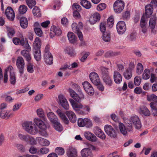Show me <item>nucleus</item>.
<instances>
[{
  "instance_id": "obj_21",
  "label": "nucleus",
  "mask_w": 157,
  "mask_h": 157,
  "mask_svg": "<svg viewBox=\"0 0 157 157\" xmlns=\"http://www.w3.org/2000/svg\"><path fill=\"white\" fill-rule=\"evenodd\" d=\"M84 134L85 138L90 141L95 142L97 140L96 136L90 132H84Z\"/></svg>"
},
{
  "instance_id": "obj_11",
  "label": "nucleus",
  "mask_w": 157,
  "mask_h": 157,
  "mask_svg": "<svg viewBox=\"0 0 157 157\" xmlns=\"http://www.w3.org/2000/svg\"><path fill=\"white\" fill-rule=\"evenodd\" d=\"M33 121L35 124L41 130H45L46 128V124L43 120L36 117L34 119Z\"/></svg>"
},
{
  "instance_id": "obj_61",
  "label": "nucleus",
  "mask_w": 157,
  "mask_h": 157,
  "mask_svg": "<svg viewBox=\"0 0 157 157\" xmlns=\"http://www.w3.org/2000/svg\"><path fill=\"white\" fill-rule=\"evenodd\" d=\"M106 5L105 3H101L99 4L97 7V9L98 11H101L105 8Z\"/></svg>"
},
{
  "instance_id": "obj_14",
  "label": "nucleus",
  "mask_w": 157,
  "mask_h": 157,
  "mask_svg": "<svg viewBox=\"0 0 157 157\" xmlns=\"http://www.w3.org/2000/svg\"><path fill=\"white\" fill-rule=\"evenodd\" d=\"M62 33L61 30L59 28L56 27L54 26H52L50 29V36L52 38L55 35L59 36Z\"/></svg>"
},
{
  "instance_id": "obj_52",
  "label": "nucleus",
  "mask_w": 157,
  "mask_h": 157,
  "mask_svg": "<svg viewBox=\"0 0 157 157\" xmlns=\"http://www.w3.org/2000/svg\"><path fill=\"white\" fill-rule=\"evenodd\" d=\"M150 73L149 70L148 69H146L144 71L143 74L142 78L144 79H147L150 77Z\"/></svg>"
},
{
  "instance_id": "obj_27",
  "label": "nucleus",
  "mask_w": 157,
  "mask_h": 157,
  "mask_svg": "<svg viewBox=\"0 0 157 157\" xmlns=\"http://www.w3.org/2000/svg\"><path fill=\"white\" fill-rule=\"evenodd\" d=\"M139 112L140 114H143L145 116H149L151 114L149 110L144 106L140 107Z\"/></svg>"
},
{
  "instance_id": "obj_47",
  "label": "nucleus",
  "mask_w": 157,
  "mask_h": 157,
  "mask_svg": "<svg viewBox=\"0 0 157 157\" xmlns=\"http://www.w3.org/2000/svg\"><path fill=\"white\" fill-rule=\"evenodd\" d=\"M45 62L49 65H51L53 63V58L52 55L44 56Z\"/></svg>"
},
{
  "instance_id": "obj_58",
  "label": "nucleus",
  "mask_w": 157,
  "mask_h": 157,
  "mask_svg": "<svg viewBox=\"0 0 157 157\" xmlns=\"http://www.w3.org/2000/svg\"><path fill=\"white\" fill-rule=\"evenodd\" d=\"M78 102H80L82 100L84 99L85 98V95L82 91L79 92L78 93Z\"/></svg>"
},
{
  "instance_id": "obj_59",
  "label": "nucleus",
  "mask_w": 157,
  "mask_h": 157,
  "mask_svg": "<svg viewBox=\"0 0 157 157\" xmlns=\"http://www.w3.org/2000/svg\"><path fill=\"white\" fill-rule=\"evenodd\" d=\"M27 70L30 73H32L34 71L33 65L30 63L28 62V63Z\"/></svg>"
},
{
  "instance_id": "obj_54",
  "label": "nucleus",
  "mask_w": 157,
  "mask_h": 157,
  "mask_svg": "<svg viewBox=\"0 0 157 157\" xmlns=\"http://www.w3.org/2000/svg\"><path fill=\"white\" fill-rule=\"evenodd\" d=\"M156 25V19L154 17H151L149 20V26L150 28H155Z\"/></svg>"
},
{
  "instance_id": "obj_43",
  "label": "nucleus",
  "mask_w": 157,
  "mask_h": 157,
  "mask_svg": "<svg viewBox=\"0 0 157 157\" xmlns=\"http://www.w3.org/2000/svg\"><path fill=\"white\" fill-rule=\"evenodd\" d=\"M80 3L81 5L86 9H89L91 6V3L86 0H81Z\"/></svg>"
},
{
  "instance_id": "obj_28",
  "label": "nucleus",
  "mask_w": 157,
  "mask_h": 157,
  "mask_svg": "<svg viewBox=\"0 0 157 157\" xmlns=\"http://www.w3.org/2000/svg\"><path fill=\"white\" fill-rule=\"evenodd\" d=\"M64 51L71 56H74L75 55V52L72 47L69 46L66 47L64 49Z\"/></svg>"
},
{
  "instance_id": "obj_40",
  "label": "nucleus",
  "mask_w": 157,
  "mask_h": 157,
  "mask_svg": "<svg viewBox=\"0 0 157 157\" xmlns=\"http://www.w3.org/2000/svg\"><path fill=\"white\" fill-rule=\"evenodd\" d=\"M103 82L106 85L111 86L112 85L113 82L109 75L102 77Z\"/></svg>"
},
{
  "instance_id": "obj_2",
  "label": "nucleus",
  "mask_w": 157,
  "mask_h": 157,
  "mask_svg": "<svg viewBox=\"0 0 157 157\" xmlns=\"http://www.w3.org/2000/svg\"><path fill=\"white\" fill-rule=\"evenodd\" d=\"M8 71L10 72V82L11 84L14 85L16 82V78L14 72V69L11 66H9L5 69L4 73V83H6L7 82Z\"/></svg>"
},
{
  "instance_id": "obj_36",
  "label": "nucleus",
  "mask_w": 157,
  "mask_h": 157,
  "mask_svg": "<svg viewBox=\"0 0 157 157\" xmlns=\"http://www.w3.org/2000/svg\"><path fill=\"white\" fill-rule=\"evenodd\" d=\"M41 46V43L40 38L36 37L33 44V49H40Z\"/></svg>"
},
{
  "instance_id": "obj_18",
  "label": "nucleus",
  "mask_w": 157,
  "mask_h": 157,
  "mask_svg": "<svg viewBox=\"0 0 157 157\" xmlns=\"http://www.w3.org/2000/svg\"><path fill=\"white\" fill-rule=\"evenodd\" d=\"M81 153L82 157H93V156L91 150L88 148L83 149L81 151Z\"/></svg>"
},
{
  "instance_id": "obj_22",
  "label": "nucleus",
  "mask_w": 157,
  "mask_h": 157,
  "mask_svg": "<svg viewBox=\"0 0 157 157\" xmlns=\"http://www.w3.org/2000/svg\"><path fill=\"white\" fill-rule=\"evenodd\" d=\"M56 112L57 115L65 124H68L69 122V120L66 116L65 114L62 112L60 109H58Z\"/></svg>"
},
{
  "instance_id": "obj_35",
  "label": "nucleus",
  "mask_w": 157,
  "mask_h": 157,
  "mask_svg": "<svg viewBox=\"0 0 157 157\" xmlns=\"http://www.w3.org/2000/svg\"><path fill=\"white\" fill-rule=\"evenodd\" d=\"M68 91L71 97L76 101L78 102V94L74 90L71 88H69Z\"/></svg>"
},
{
  "instance_id": "obj_41",
  "label": "nucleus",
  "mask_w": 157,
  "mask_h": 157,
  "mask_svg": "<svg viewBox=\"0 0 157 157\" xmlns=\"http://www.w3.org/2000/svg\"><path fill=\"white\" fill-rule=\"evenodd\" d=\"M20 24L22 28L23 29L26 28L28 24L27 18L23 17H21L20 20Z\"/></svg>"
},
{
  "instance_id": "obj_51",
  "label": "nucleus",
  "mask_w": 157,
  "mask_h": 157,
  "mask_svg": "<svg viewBox=\"0 0 157 157\" xmlns=\"http://www.w3.org/2000/svg\"><path fill=\"white\" fill-rule=\"evenodd\" d=\"M144 70L143 66L140 63H138L136 66V73L138 75H140Z\"/></svg>"
},
{
  "instance_id": "obj_24",
  "label": "nucleus",
  "mask_w": 157,
  "mask_h": 157,
  "mask_svg": "<svg viewBox=\"0 0 157 157\" xmlns=\"http://www.w3.org/2000/svg\"><path fill=\"white\" fill-rule=\"evenodd\" d=\"M113 79L115 82L117 84H120L122 81V76L117 71H114L113 74Z\"/></svg>"
},
{
  "instance_id": "obj_45",
  "label": "nucleus",
  "mask_w": 157,
  "mask_h": 157,
  "mask_svg": "<svg viewBox=\"0 0 157 157\" xmlns=\"http://www.w3.org/2000/svg\"><path fill=\"white\" fill-rule=\"evenodd\" d=\"M33 13L34 16L40 17L41 16V13L40 8L37 6H35L33 10Z\"/></svg>"
},
{
  "instance_id": "obj_5",
  "label": "nucleus",
  "mask_w": 157,
  "mask_h": 157,
  "mask_svg": "<svg viewBox=\"0 0 157 157\" xmlns=\"http://www.w3.org/2000/svg\"><path fill=\"white\" fill-rule=\"evenodd\" d=\"M124 6V2L121 0L116 1L113 5V9L116 13H120L122 11Z\"/></svg>"
},
{
  "instance_id": "obj_4",
  "label": "nucleus",
  "mask_w": 157,
  "mask_h": 157,
  "mask_svg": "<svg viewBox=\"0 0 157 157\" xmlns=\"http://www.w3.org/2000/svg\"><path fill=\"white\" fill-rule=\"evenodd\" d=\"M17 136L20 140L27 144L31 145H35L37 144L35 138L28 134H24L19 133L17 134Z\"/></svg>"
},
{
  "instance_id": "obj_1",
  "label": "nucleus",
  "mask_w": 157,
  "mask_h": 157,
  "mask_svg": "<svg viewBox=\"0 0 157 157\" xmlns=\"http://www.w3.org/2000/svg\"><path fill=\"white\" fill-rule=\"evenodd\" d=\"M124 123L128 131L129 132L133 131L132 124L137 129L140 128L142 126L139 117L136 115L131 116L129 119H125Z\"/></svg>"
},
{
  "instance_id": "obj_62",
  "label": "nucleus",
  "mask_w": 157,
  "mask_h": 157,
  "mask_svg": "<svg viewBox=\"0 0 157 157\" xmlns=\"http://www.w3.org/2000/svg\"><path fill=\"white\" fill-rule=\"evenodd\" d=\"M141 82V78L139 76H136L134 79V82L135 85L139 86Z\"/></svg>"
},
{
  "instance_id": "obj_34",
  "label": "nucleus",
  "mask_w": 157,
  "mask_h": 157,
  "mask_svg": "<svg viewBox=\"0 0 157 157\" xmlns=\"http://www.w3.org/2000/svg\"><path fill=\"white\" fill-rule=\"evenodd\" d=\"M67 37L69 41L71 43H75L77 41V38L72 32H68Z\"/></svg>"
},
{
  "instance_id": "obj_39",
  "label": "nucleus",
  "mask_w": 157,
  "mask_h": 157,
  "mask_svg": "<svg viewBox=\"0 0 157 157\" xmlns=\"http://www.w3.org/2000/svg\"><path fill=\"white\" fill-rule=\"evenodd\" d=\"M101 72L102 78L109 75V69L103 67H100Z\"/></svg>"
},
{
  "instance_id": "obj_25",
  "label": "nucleus",
  "mask_w": 157,
  "mask_h": 157,
  "mask_svg": "<svg viewBox=\"0 0 157 157\" xmlns=\"http://www.w3.org/2000/svg\"><path fill=\"white\" fill-rule=\"evenodd\" d=\"M13 41L14 44L16 45L20 44L23 45L24 44V38L22 35H21L20 38L14 37L13 39Z\"/></svg>"
},
{
  "instance_id": "obj_6",
  "label": "nucleus",
  "mask_w": 157,
  "mask_h": 157,
  "mask_svg": "<svg viewBox=\"0 0 157 157\" xmlns=\"http://www.w3.org/2000/svg\"><path fill=\"white\" fill-rule=\"evenodd\" d=\"M78 125L80 127L85 126L86 127L89 128L92 126V123L90 119L87 118L83 119L79 118L78 121Z\"/></svg>"
},
{
  "instance_id": "obj_3",
  "label": "nucleus",
  "mask_w": 157,
  "mask_h": 157,
  "mask_svg": "<svg viewBox=\"0 0 157 157\" xmlns=\"http://www.w3.org/2000/svg\"><path fill=\"white\" fill-rule=\"evenodd\" d=\"M22 126L24 129L28 133L35 135L38 132L37 128L32 121H27L23 123Z\"/></svg>"
},
{
  "instance_id": "obj_53",
  "label": "nucleus",
  "mask_w": 157,
  "mask_h": 157,
  "mask_svg": "<svg viewBox=\"0 0 157 157\" xmlns=\"http://www.w3.org/2000/svg\"><path fill=\"white\" fill-rule=\"evenodd\" d=\"M26 2L29 7L32 9L36 3L35 0H25Z\"/></svg>"
},
{
  "instance_id": "obj_16",
  "label": "nucleus",
  "mask_w": 157,
  "mask_h": 157,
  "mask_svg": "<svg viewBox=\"0 0 157 157\" xmlns=\"http://www.w3.org/2000/svg\"><path fill=\"white\" fill-rule=\"evenodd\" d=\"M69 101L74 110L76 112L79 110L83 108V105L81 103H78L71 98L69 99Z\"/></svg>"
},
{
  "instance_id": "obj_7",
  "label": "nucleus",
  "mask_w": 157,
  "mask_h": 157,
  "mask_svg": "<svg viewBox=\"0 0 157 157\" xmlns=\"http://www.w3.org/2000/svg\"><path fill=\"white\" fill-rule=\"evenodd\" d=\"M16 63L21 75L24 72L25 67V62L23 58L21 57H18L16 60Z\"/></svg>"
},
{
  "instance_id": "obj_12",
  "label": "nucleus",
  "mask_w": 157,
  "mask_h": 157,
  "mask_svg": "<svg viewBox=\"0 0 157 157\" xmlns=\"http://www.w3.org/2000/svg\"><path fill=\"white\" fill-rule=\"evenodd\" d=\"M58 98L61 106L65 109H68L69 108V106L66 98L63 95L60 94L58 96Z\"/></svg>"
},
{
  "instance_id": "obj_56",
  "label": "nucleus",
  "mask_w": 157,
  "mask_h": 157,
  "mask_svg": "<svg viewBox=\"0 0 157 157\" xmlns=\"http://www.w3.org/2000/svg\"><path fill=\"white\" fill-rule=\"evenodd\" d=\"M56 152L59 155H63L65 152L64 149L61 147H58L56 148Z\"/></svg>"
},
{
  "instance_id": "obj_37",
  "label": "nucleus",
  "mask_w": 157,
  "mask_h": 157,
  "mask_svg": "<svg viewBox=\"0 0 157 157\" xmlns=\"http://www.w3.org/2000/svg\"><path fill=\"white\" fill-rule=\"evenodd\" d=\"M35 59L37 61H39L41 59V53L40 49H33Z\"/></svg>"
},
{
  "instance_id": "obj_31",
  "label": "nucleus",
  "mask_w": 157,
  "mask_h": 157,
  "mask_svg": "<svg viewBox=\"0 0 157 157\" xmlns=\"http://www.w3.org/2000/svg\"><path fill=\"white\" fill-rule=\"evenodd\" d=\"M36 113L39 117L42 118L44 121H47V119L44 114V112L42 109H38L36 110Z\"/></svg>"
},
{
  "instance_id": "obj_26",
  "label": "nucleus",
  "mask_w": 157,
  "mask_h": 157,
  "mask_svg": "<svg viewBox=\"0 0 157 157\" xmlns=\"http://www.w3.org/2000/svg\"><path fill=\"white\" fill-rule=\"evenodd\" d=\"M67 155L68 157H76L77 156L76 150L72 147H70L68 149Z\"/></svg>"
},
{
  "instance_id": "obj_15",
  "label": "nucleus",
  "mask_w": 157,
  "mask_h": 157,
  "mask_svg": "<svg viewBox=\"0 0 157 157\" xmlns=\"http://www.w3.org/2000/svg\"><path fill=\"white\" fill-rule=\"evenodd\" d=\"M5 14L7 17L10 20L13 21L14 18L15 13L12 8L8 7L5 11Z\"/></svg>"
},
{
  "instance_id": "obj_49",
  "label": "nucleus",
  "mask_w": 157,
  "mask_h": 157,
  "mask_svg": "<svg viewBox=\"0 0 157 157\" xmlns=\"http://www.w3.org/2000/svg\"><path fill=\"white\" fill-rule=\"evenodd\" d=\"M147 98L149 101H153L157 103V96L154 94L147 95Z\"/></svg>"
},
{
  "instance_id": "obj_30",
  "label": "nucleus",
  "mask_w": 157,
  "mask_h": 157,
  "mask_svg": "<svg viewBox=\"0 0 157 157\" xmlns=\"http://www.w3.org/2000/svg\"><path fill=\"white\" fill-rule=\"evenodd\" d=\"M153 7L151 4L147 5L145 7V12L146 17L149 18L153 12Z\"/></svg>"
},
{
  "instance_id": "obj_42",
  "label": "nucleus",
  "mask_w": 157,
  "mask_h": 157,
  "mask_svg": "<svg viewBox=\"0 0 157 157\" xmlns=\"http://www.w3.org/2000/svg\"><path fill=\"white\" fill-rule=\"evenodd\" d=\"M102 40L105 42H108L111 40L110 33L109 32H106L103 33Z\"/></svg>"
},
{
  "instance_id": "obj_48",
  "label": "nucleus",
  "mask_w": 157,
  "mask_h": 157,
  "mask_svg": "<svg viewBox=\"0 0 157 157\" xmlns=\"http://www.w3.org/2000/svg\"><path fill=\"white\" fill-rule=\"evenodd\" d=\"M155 104L153 102L150 103V106L151 109L152 114L154 116H157V108L155 106Z\"/></svg>"
},
{
  "instance_id": "obj_23",
  "label": "nucleus",
  "mask_w": 157,
  "mask_h": 157,
  "mask_svg": "<svg viewBox=\"0 0 157 157\" xmlns=\"http://www.w3.org/2000/svg\"><path fill=\"white\" fill-rule=\"evenodd\" d=\"M65 113L69 118L70 121L73 123H75L76 121V117L75 113L72 111H67Z\"/></svg>"
},
{
  "instance_id": "obj_32",
  "label": "nucleus",
  "mask_w": 157,
  "mask_h": 157,
  "mask_svg": "<svg viewBox=\"0 0 157 157\" xmlns=\"http://www.w3.org/2000/svg\"><path fill=\"white\" fill-rule=\"evenodd\" d=\"M119 128L121 133L124 136H127L128 134L127 130L125 125L122 123H120L119 124Z\"/></svg>"
},
{
  "instance_id": "obj_55",
  "label": "nucleus",
  "mask_w": 157,
  "mask_h": 157,
  "mask_svg": "<svg viewBox=\"0 0 157 157\" xmlns=\"http://www.w3.org/2000/svg\"><path fill=\"white\" fill-rule=\"evenodd\" d=\"M7 31L8 32V35L9 37H11L15 33V31L14 29L12 28L7 27Z\"/></svg>"
},
{
  "instance_id": "obj_29",
  "label": "nucleus",
  "mask_w": 157,
  "mask_h": 157,
  "mask_svg": "<svg viewBox=\"0 0 157 157\" xmlns=\"http://www.w3.org/2000/svg\"><path fill=\"white\" fill-rule=\"evenodd\" d=\"M36 140L40 144L43 146H47L50 144V142L48 140L40 137H36Z\"/></svg>"
},
{
  "instance_id": "obj_13",
  "label": "nucleus",
  "mask_w": 157,
  "mask_h": 157,
  "mask_svg": "<svg viewBox=\"0 0 157 157\" xmlns=\"http://www.w3.org/2000/svg\"><path fill=\"white\" fill-rule=\"evenodd\" d=\"M89 77L91 82L94 85H98L100 82L99 77L97 73L95 72L91 73L90 74Z\"/></svg>"
},
{
  "instance_id": "obj_63",
  "label": "nucleus",
  "mask_w": 157,
  "mask_h": 157,
  "mask_svg": "<svg viewBox=\"0 0 157 157\" xmlns=\"http://www.w3.org/2000/svg\"><path fill=\"white\" fill-rule=\"evenodd\" d=\"M71 66V64L69 63H66L63 66H62V67L60 68V70H62L63 71H65L67 68L70 69L71 68L70 67Z\"/></svg>"
},
{
  "instance_id": "obj_20",
  "label": "nucleus",
  "mask_w": 157,
  "mask_h": 157,
  "mask_svg": "<svg viewBox=\"0 0 157 157\" xmlns=\"http://www.w3.org/2000/svg\"><path fill=\"white\" fill-rule=\"evenodd\" d=\"M100 19V14L98 13H94L92 15L90 18V22L91 24H94Z\"/></svg>"
},
{
  "instance_id": "obj_57",
  "label": "nucleus",
  "mask_w": 157,
  "mask_h": 157,
  "mask_svg": "<svg viewBox=\"0 0 157 157\" xmlns=\"http://www.w3.org/2000/svg\"><path fill=\"white\" fill-rule=\"evenodd\" d=\"M34 31L36 34L39 36L40 37L43 34V32L40 28L36 27L34 29Z\"/></svg>"
},
{
  "instance_id": "obj_17",
  "label": "nucleus",
  "mask_w": 157,
  "mask_h": 157,
  "mask_svg": "<svg viewBox=\"0 0 157 157\" xmlns=\"http://www.w3.org/2000/svg\"><path fill=\"white\" fill-rule=\"evenodd\" d=\"M72 29L73 31L77 34L78 37L81 40L83 39V35L82 32L79 30L77 24L75 23H73L72 25Z\"/></svg>"
},
{
  "instance_id": "obj_50",
  "label": "nucleus",
  "mask_w": 157,
  "mask_h": 157,
  "mask_svg": "<svg viewBox=\"0 0 157 157\" xmlns=\"http://www.w3.org/2000/svg\"><path fill=\"white\" fill-rule=\"evenodd\" d=\"M27 7L24 5H21L19 8V13L21 14H24L27 11Z\"/></svg>"
},
{
  "instance_id": "obj_60",
  "label": "nucleus",
  "mask_w": 157,
  "mask_h": 157,
  "mask_svg": "<svg viewBox=\"0 0 157 157\" xmlns=\"http://www.w3.org/2000/svg\"><path fill=\"white\" fill-rule=\"evenodd\" d=\"M147 24V22L146 21V19L144 16H143L141 17L140 22V27H144L146 26V25Z\"/></svg>"
},
{
  "instance_id": "obj_8",
  "label": "nucleus",
  "mask_w": 157,
  "mask_h": 157,
  "mask_svg": "<svg viewBox=\"0 0 157 157\" xmlns=\"http://www.w3.org/2000/svg\"><path fill=\"white\" fill-rule=\"evenodd\" d=\"M84 89L86 93L90 95H93L94 94V91L91 85L87 81L82 83Z\"/></svg>"
},
{
  "instance_id": "obj_33",
  "label": "nucleus",
  "mask_w": 157,
  "mask_h": 157,
  "mask_svg": "<svg viewBox=\"0 0 157 157\" xmlns=\"http://www.w3.org/2000/svg\"><path fill=\"white\" fill-rule=\"evenodd\" d=\"M47 117L50 121L53 123L58 121L57 116L52 112H50L48 113Z\"/></svg>"
},
{
  "instance_id": "obj_46",
  "label": "nucleus",
  "mask_w": 157,
  "mask_h": 157,
  "mask_svg": "<svg viewBox=\"0 0 157 157\" xmlns=\"http://www.w3.org/2000/svg\"><path fill=\"white\" fill-rule=\"evenodd\" d=\"M54 127L55 129L59 132L62 131L63 127L60 123L57 121L56 122L54 123Z\"/></svg>"
},
{
  "instance_id": "obj_44",
  "label": "nucleus",
  "mask_w": 157,
  "mask_h": 157,
  "mask_svg": "<svg viewBox=\"0 0 157 157\" xmlns=\"http://www.w3.org/2000/svg\"><path fill=\"white\" fill-rule=\"evenodd\" d=\"M132 70L128 69H126L123 73V75L126 79H129L132 77Z\"/></svg>"
},
{
  "instance_id": "obj_9",
  "label": "nucleus",
  "mask_w": 157,
  "mask_h": 157,
  "mask_svg": "<svg viewBox=\"0 0 157 157\" xmlns=\"http://www.w3.org/2000/svg\"><path fill=\"white\" fill-rule=\"evenodd\" d=\"M104 129L105 132L109 136L113 138H115L116 137L117 132L111 125H105Z\"/></svg>"
},
{
  "instance_id": "obj_64",
  "label": "nucleus",
  "mask_w": 157,
  "mask_h": 157,
  "mask_svg": "<svg viewBox=\"0 0 157 157\" xmlns=\"http://www.w3.org/2000/svg\"><path fill=\"white\" fill-rule=\"evenodd\" d=\"M17 149L22 152H24L25 151V148L23 145L21 144H17L16 145Z\"/></svg>"
},
{
  "instance_id": "obj_19",
  "label": "nucleus",
  "mask_w": 157,
  "mask_h": 157,
  "mask_svg": "<svg viewBox=\"0 0 157 157\" xmlns=\"http://www.w3.org/2000/svg\"><path fill=\"white\" fill-rule=\"evenodd\" d=\"M13 116V114L7 110L0 111V118L4 119H8Z\"/></svg>"
},
{
  "instance_id": "obj_38",
  "label": "nucleus",
  "mask_w": 157,
  "mask_h": 157,
  "mask_svg": "<svg viewBox=\"0 0 157 157\" xmlns=\"http://www.w3.org/2000/svg\"><path fill=\"white\" fill-rule=\"evenodd\" d=\"M21 53L28 62H29L30 61L31 59L30 55L28 51L23 50L21 51Z\"/></svg>"
},
{
  "instance_id": "obj_10",
  "label": "nucleus",
  "mask_w": 157,
  "mask_h": 157,
  "mask_svg": "<svg viewBox=\"0 0 157 157\" xmlns=\"http://www.w3.org/2000/svg\"><path fill=\"white\" fill-rule=\"evenodd\" d=\"M126 27L124 22L122 21H119L117 25V29L118 33L123 34L125 32Z\"/></svg>"
}]
</instances>
